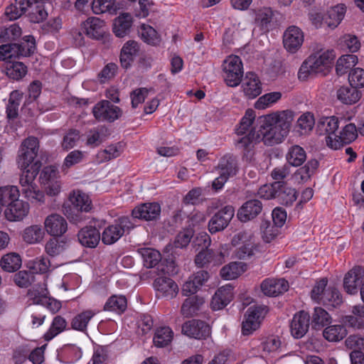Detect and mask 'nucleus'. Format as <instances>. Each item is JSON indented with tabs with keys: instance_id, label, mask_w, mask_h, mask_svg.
Returning a JSON list of instances; mask_svg holds the SVG:
<instances>
[{
	"instance_id": "nucleus-28",
	"label": "nucleus",
	"mask_w": 364,
	"mask_h": 364,
	"mask_svg": "<svg viewBox=\"0 0 364 364\" xmlns=\"http://www.w3.org/2000/svg\"><path fill=\"white\" fill-rule=\"evenodd\" d=\"M78 240L82 246L95 248L102 239L100 231L93 226H86L82 228L78 234Z\"/></svg>"
},
{
	"instance_id": "nucleus-33",
	"label": "nucleus",
	"mask_w": 364,
	"mask_h": 364,
	"mask_svg": "<svg viewBox=\"0 0 364 364\" xmlns=\"http://www.w3.org/2000/svg\"><path fill=\"white\" fill-rule=\"evenodd\" d=\"M319 162L315 159H311L307 163L298 168L293 175L294 180L298 183L308 181L318 167Z\"/></svg>"
},
{
	"instance_id": "nucleus-47",
	"label": "nucleus",
	"mask_w": 364,
	"mask_h": 364,
	"mask_svg": "<svg viewBox=\"0 0 364 364\" xmlns=\"http://www.w3.org/2000/svg\"><path fill=\"white\" fill-rule=\"evenodd\" d=\"M321 303L324 306L335 308L343 303L342 296L337 288L328 287L323 295Z\"/></svg>"
},
{
	"instance_id": "nucleus-44",
	"label": "nucleus",
	"mask_w": 364,
	"mask_h": 364,
	"mask_svg": "<svg viewBox=\"0 0 364 364\" xmlns=\"http://www.w3.org/2000/svg\"><path fill=\"white\" fill-rule=\"evenodd\" d=\"M339 124L340 121L338 118L332 116L322 119L319 122L318 127L321 132L327 135L326 136L334 138L338 135L337 131L339 127Z\"/></svg>"
},
{
	"instance_id": "nucleus-62",
	"label": "nucleus",
	"mask_w": 364,
	"mask_h": 364,
	"mask_svg": "<svg viewBox=\"0 0 364 364\" xmlns=\"http://www.w3.org/2000/svg\"><path fill=\"white\" fill-rule=\"evenodd\" d=\"M58 237H53L50 239L46 244L45 250L46 253L51 256L55 257L62 253L66 248V242L65 240H59Z\"/></svg>"
},
{
	"instance_id": "nucleus-63",
	"label": "nucleus",
	"mask_w": 364,
	"mask_h": 364,
	"mask_svg": "<svg viewBox=\"0 0 364 364\" xmlns=\"http://www.w3.org/2000/svg\"><path fill=\"white\" fill-rule=\"evenodd\" d=\"M282 97V93L280 92H272L267 93L256 101L255 107L257 109H264L277 102Z\"/></svg>"
},
{
	"instance_id": "nucleus-52",
	"label": "nucleus",
	"mask_w": 364,
	"mask_h": 364,
	"mask_svg": "<svg viewBox=\"0 0 364 364\" xmlns=\"http://www.w3.org/2000/svg\"><path fill=\"white\" fill-rule=\"evenodd\" d=\"M331 321V317L328 313L321 307L314 308L312 314L311 326L314 329H321L328 325Z\"/></svg>"
},
{
	"instance_id": "nucleus-23",
	"label": "nucleus",
	"mask_w": 364,
	"mask_h": 364,
	"mask_svg": "<svg viewBox=\"0 0 364 364\" xmlns=\"http://www.w3.org/2000/svg\"><path fill=\"white\" fill-rule=\"evenodd\" d=\"M154 287L158 297L173 299L178 292L177 284L172 279L166 277L156 278L154 280Z\"/></svg>"
},
{
	"instance_id": "nucleus-21",
	"label": "nucleus",
	"mask_w": 364,
	"mask_h": 364,
	"mask_svg": "<svg viewBox=\"0 0 364 364\" xmlns=\"http://www.w3.org/2000/svg\"><path fill=\"white\" fill-rule=\"evenodd\" d=\"M310 325V315L308 312L300 311L294 314L291 323L290 331L295 338H302L308 331Z\"/></svg>"
},
{
	"instance_id": "nucleus-12",
	"label": "nucleus",
	"mask_w": 364,
	"mask_h": 364,
	"mask_svg": "<svg viewBox=\"0 0 364 364\" xmlns=\"http://www.w3.org/2000/svg\"><path fill=\"white\" fill-rule=\"evenodd\" d=\"M336 57L333 49H325L321 45H317L314 48V53L309 56L316 73H321L328 67Z\"/></svg>"
},
{
	"instance_id": "nucleus-14",
	"label": "nucleus",
	"mask_w": 364,
	"mask_h": 364,
	"mask_svg": "<svg viewBox=\"0 0 364 364\" xmlns=\"http://www.w3.org/2000/svg\"><path fill=\"white\" fill-rule=\"evenodd\" d=\"M339 134L336 137L326 136V141L328 147L338 149L341 144H349L354 141L358 136V130L354 124L349 123L346 124Z\"/></svg>"
},
{
	"instance_id": "nucleus-10",
	"label": "nucleus",
	"mask_w": 364,
	"mask_h": 364,
	"mask_svg": "<svg viewBox=\"0 0 364 364\" xmlns=\"http://www.w3.org/2000/svg\"><path fill=\"white\" fill-rule=\"evenodd\" d=\"M232 246L242 245L235 251V255L240 259H248L254 255L255 242L252 240V235L242 231L235 234L232 240Z\"/></svg>"
},
{
	"instance_id": "nucleus-27",
	"label": "nucleus",
	"mask_w": 364,
	"mask_h": 364,
	"mask_svg": "<svg viewBox=\"0 0 364 364\" xmlns=\"http://www.w3.org/2000/svg\"><path fill=\"white\" fill-rule=\"evenodd\" d=\"M233 299V287L226 285L219 288L211 300V307L214 311L225 308Z\"/></svg>"
},
{
	"instance_id": "nucleus-46",
	"label": "nucleus",
	"mask_w": 364,
	"mask_h": 364,
	"mask_svg": "<svg viewBox=\"0 0 364 364\" xmlns=\"http://www.w3.org/2000/svg\"><path fill=\"white\" fill-rule=\"evenodd\" d=\"M66 327L67 321L63 316H55L49 329L43 336L44 340L46 341L52 340L54 337L65 331Z\"/></svg>"
},
{
	"instance_id": "nucleus-17",
	"label": "nucleus",
	"mask_w": 364,
	"mask_h": 364,
	"mask_svg": "<svg viewBox=\"0 0 364 364\" xmlns=\"http://www.w3.org/2000/svg\"><path fill=\"white\" fill-rule=\"evenodd\" d=\"M363 282L364 269L360 266H356L345 275L343 287L348 294L353 295L358 293V287H361Z\"/></svg>"
},
{
	"instance_id": "nucleus-57",
	"label": "nucleus",
	"mask_w": 364,
	"mask_h": 364,
	"mask_svg": "<svg viewBox=\"0 0 364 364\" xmlns=\"http://www.w3.org/2000/svg\"><path fill=\"white\" fill-rule=\"evenodd\" d=\"M19 191L16 186L0 187V213L2 206L9 205L10 202L18 199Z\"/></svg>"
},
{
	"instance_id": "nucleus-11",
	"label": "nucleus",
	"mask_w": 364,
	"mask_h": 364,
	"mask_svg": "<svg viewBox=\"0 0 364 364\" xmlns=\"http://www.w3.org/2000/svg\"><path fill=\"white\" fill-rule=\"evenodd\" d=\"M194 262L200 268L219 266L225 262V255L221 251L209 248L201 249L196 255Z\"/></svg>"
},
{
	"instance_id": "nucleus-40",
	"label": "nucleus",
	"mask_w": 364,
	"mask_h": 364,
	"mask_svg": "<svg viewBox=\"0 0 364 364\" xmlns=\"http://www.w3.org/2000/svg\"><path fill=\"white\" fill-rule=\"evenodd\" d=\"M30 5V0H14V3L8 6L5 10V15L12 21L23 15Z\"/></svg>"
},
{
	"instance_id": "nucleus-54",
	"label": "nucleus",
	"mask_w": 364,
	"mask_h": 364,
	"mask_svg": "<svg viewBox=\"0 0 364 364\" xmlns=\"http://www.w3.org/2000/svg\"><path fill=\"white\" fill-rule=\"evenodd\" d=\"M21 266V257L16 253H9L2 257L1 259V268L8 272H14Z\"/></svg>"
},
{
	"instance_id": "nucleus-2",
	"label": "nucleus",
	"mask_w": 364,
	"mask_h": 364,
	"mask_svg": "<svg viewBox=\"0 0 364 364\" xmlns=\"http://www.w3.org/2000/svg\"><path fill=\"white\" fill-rule=\"evenodd\" d=\"M38 144L36 137L26 139L20 146L16 161L18 168L23 171L19 181L23 194L32 203H42L44 202L45 195L38 189L37 185L34 183L42 166L41 161H34L38 155Z\"/></svg>"
},
{
	"instance_id": "nucleus-26",
	"label": "nucleus",
	"mask_w": 364,
	"mask_h": 364,
	"mask_svg": "<svg viewBox=\"0 0 364 364\" xmlns=\"http://www.w3.org/2000/svg\"><path fill=\"white\" fill-rule=\"evenodd\" d=\"M133 17L129 13H122L114 18L112 31L118 38H124L131 33Z\"/></svg>"
},
{
	"instance_id": "nucleus-1",
	"label": "nucleus",
	"mask_w": 364,
	"mask_h": 364,
	"mask_svg": "<svg viewBox=\"0 0 364 364\" xmlns=\"http://www.w3.org/2000/svg\"><path fill=\"white\" fill-rule=\"evenodd\" d=\"M294 116V112L287 109L259 117L257 120V132L251 130L238 140L237 145L247 149L252 143L263 141L267 146L281 143L289 132Z\"/></svg>"
},
{
	"instance_id": "nucleus-61",
	"label": "nucleus",
	"mask_w": 364,
	"mask_h": 364,
	"mask_svg": "<svg viewBox=\"0 0 364 364\" xmlns=\"http://www.w3.org/2000/svg\"><path fill=\"white\" fill-rule=\"evenodd\" d=\"M13 280L20 288H28L35 281V275L30 271L21 270L14 275Z\"/></svg>"
},
{
	"instance_id": "nucleus-41",
	"label": "nucleus",
	"mask_w": 364,
	"mask_h": 364,
	"mask_svg": "<svg viewBox=\"0 0 364 364\" xmlns=\"http://www.w3.org/2000/svg\"><path fill=\"white\" fill-rule=\"evenodd\" d=\"M95 315L92 310H85L75 316L71 320V328L74 330L84 332L91 318Z\"/></svg>"
},
{
	"instance_id": "nucleus-5",
	"label": "nucleus",
	"mask_w": 364,
	"mask_h": 364,
	"mask_svg": "<svg viewBox=\"0 0 364 364\" xmlns=\"http://www.w3.org/2000/svg\"><path fill=\"white\" fill-rule=\"evenodd\" d=\"M134 228V225L128 216H122L104 229L101 234L102 242L107 245H112Z\"/></svg>"
},
{
	"instance_id": "nucleus-32",
	"label": "nucleus",
	"mask_w": 364,
	"mask_h": 364,
	"mask_svg": "<svg viewBox=\"0 0 364 364\" xmlns=\"http://www.w3.org/2000/svg\"><path fill=\"white\" fill-rule=\"evenodd\" d=\"M362 93L353 86H342L337 90V98L343 104L353 105L359 101Z\"/></svg>"
},
{
	"instance_id": "nucleus-3",
	"label": "nucleus",
	"mask_w": 364,
	"mask_h": 364,
	"mask_svg": "<svg viewBox=\"0 0 364 364\" xmlns=\"http://www.w3.org/2000/svg\"><path fill=\"white\" fill-rule=\"evenodd\" d=\"M92 208L89 196L80 191H73L68 200L63 205V214L73 223L77 224L83 220L82 213H88Z\"/></svg>"
},
{
	"instance_id": "nucleus-43",
	"label": "nucleus",
	"mask_w": 364,
	"mask_h": 364,
	"mask_svg": "<svg viewBox=\"0 0 364 364\" xmlns=\"http://www.w3.org/2000/svg\"><path fill=\"white\" fill-rule=\"evenodd\" d=\"M48 294L46 284L45 283H39L28 290L27 296L33 304L41 305Z\"/></svg>"
},
{
	"instance_id": "nucleus-29",
	"label": "nucleus",
	"mask_w": 364,
	"mask_h": 364,
	"mask_svg": "<svg viewBox=\"0 0 364 364\" xmlns=\"http://www.w3.org/2000/svg\"><path fill=\"white\" fill-rule=\"evenodd\" d=\"M28 204L21 200L10 202L4 211L5 217L9 221L21 220L28 213Z\"/></svg>"
},
{
	"instance_id": "nucleus-39",
	"label": "nucleus",
	"mask_w": 364,
	"mask_h": 364,
	"mask_svg": "<svg viewBox=\"0 0 364 364\" xmlns=\"http://www.w3.org/2000/svg\"><path fill=\"white\" fill-rule=\"evenodd\" d=\"M217 169L220 174L228 178L235 175L237 171L236 158L232 155H225L220 159Z\"/></svg>"
},
{
	"instance_id": "nucleus-19",
	"label": "nucleus",
	"mask_w": 364,
	"mask_h": 364,
	"mask_svg": "<svg viewBox=\"0 0 364 364\" xmlns=\"http://www.w3.org/2000/svg\"><path fill=\"white\" fill-rule=\"evenodd\" d=\"M44 225L47 233L53 237H61L68 230L66 220L57 213H53L47 216Z\"/></svg>"
},
{
	"instance_id": "nucleus-53",
	"label": "nucleus",
	"mask_w": 364,
	"mask_h": 364,
	"mask_svg": "<svg viewBox=\"0 0 364 364\" xmlns=\"http://www.w3.org/2000/svg\"><path fill=\"white\" fill-rule=\"evenodd\" d=\"M285 345L281 341L280 338L272 336L267 338L260 344L262 351L267 353H282Z\"/></svg>"
},
{
	"instance_id": "nucleus-35",
	"label": "nucleus",
	"mask_w": 364,
	"mask_h": 364,
	"mask_svg": "<svg viewBox=\"0 0 364 364\" xmlns=\"http://www.w3.org/2000/svg\"><path fill=\"white\" fill-rule=\"evenodd\" d=\"M119 9L117 0H93L92 3V10L96 14L107 13L114 15Z\"/></svg>"
},
{
	"instance_id": "nucleus-45",
	"label": "nucleus",
	"mask_w": 364,
	"mask_h": 364,
	"mask_svg": "<svg viewBox=\"0 0 364 364\" xmlns=\"http://www.w3.org/2000/svg\"><path fill=\"white\" fill-rule=\"evenodd\" d=\"M143 259V263L146 268H153L161 259V253L152 248H141L138 250Z\"/></svg>"
},
{
	"instance_id": "nucleus-51",
	"label": "nucleus",
	"mask_w": 364,
	"mask_h": 364,
	"mask_svg": "<svg viewBox=\"0 0 364 364\" xmlns=\"http://www.w3.org/2000/svg\"><path fill=\"white\" fill-rule=\"evenodd\" d=\"M27 71V67L21 62H9L6 67V75L14 80L22 79Z\"/></svg>"
},
{
	"instance_id": "nucleus-6",
	"label": "nucleus",
	"mask_w": 364,
	"mask_h": 364,
	"mask_svg": "<svg viewBox=\"0 0 364 364\" xmlns=\"http://www.w3.org/2000/svg\"><path fill=\"white\" fill-rule=\"evenodd\" d=\"M224 80L229 87H237L240 85L243 77V65L242 60L237 55H230L223 63Z\"/></svg>"
},
{
	"instance_id": "nucleus-50",
	"label": "nucleus",
	"mask_w": 364,
	"mask_h": 364,
	"mask_svg": "<svg viewBox=\"0 0 364 364\" xmlns=\"http://www.w3.org/2000/svg\"><path fill=\"white\" fill-rule=\"evenodd\" d=\"M173 336V333L169 327H161L156 329L153 342L156 347L163 348L171 342Z\"/></svg>"
},
{
	"instance_id": "nucleus-25",
	"label": "nucleus",
	"mask_w": 364,
	"mask_h": 364,
	"mask_svg": "<svg viewBox=\"0 0 364 364\" xmlns=\"http://www.w3.org/2000/svg\"><path fill=\"white\" fill-rule=\"evenodd\" d=\"M289 283L284 279H266L261 284L262 291L268 296H277L287 291Z\"/></svg>"
},
{
	"instance_id": "nucleus-13",
	"label": "nucleus",
	"mask_w": 364,
	"mask_h": 364,
	"mask_svg": "<svg viewBox=\"0 0 364 364\" xmlns=\"http://www.w3.org/2000/svg\"><path fill=\"white\" fill-rule=\"evenodd\" d=\"M304 36L302 30L296 26H289L283 34L284 48L291 53H295L302 46Z\"/></svg>"
},
{
	"instance_id": "nucleus-24",
	"label": "nucleus",
	"mask_w": 364,
	"mask_h": 364,
	"mask_svg": "<svg viewBox=\"0 0 364 364\" xmlns=\"http://www.w3.org/2000/svg\"><path fill=\"white\" fill-rule=\"evenodd\" d=\"M274 189L277 191L275 199L284 205L290 206L297 198V191L295 188L289 187L284 181H275Z\"/></svg>"
},
{
	"instance_id": "nucleus-64",
	"label": "nucleus",
	"mask_w": 364,
	"mask_h": 364,
	"mask_svg": "<svg viewBox=\"0 0 364 364\" xmlns=\"http://www.w3.org/2000/svg\"><path fill=\"white\" fill-rule=\"evenodd\" d=\"M83 159V151L80 150H74L70 151L64 159L62 165V171H67L72 166L81 163Z\"/></svg>"
},
{
	"instance_id": "nucleus-16",
	"label": "nucleus",
	"mask_w": 364,
	"mask_h": 364,
	"mask_svg": "<svg viewBox=\"0 0 364 364\" xmlns=\"http://www.w3.org/2000/svg\"><path fill=\"white\" fill-rule=\"evenodd\" d=\"M161 206L158 203H145L136 206L132 211L134 218L152 221L159 218Z\"/></svg>"
},
{
	"instance_id": "nucleus-48",
	"label": "nucleus",
	"mask_w": 364,
	"mask_h": 364,
	"mask_svg": "<svg viewBox=\"0 0 364 364\" xmlns=\"http://www.w3.org/2000/svg\"><path fill=\"white\" fill-rule=\"evenodd\" d=\"M358 63V57L353 54L343 55L338 58L336 71L338 75H343L351 70Z\"/></svg>"
},
{
	"instance_id": "nucleus-30",
	"label": "nucleus",
	"mask_w": 364,
	"mask_h": 364,
	"mask_svg": "<svg viewBox=\"0 0 364 364\" xmlns=\"http://www.w3.org/2000/svg\"><path fill=\"white\" fill-rule=\"evenodd\" d=\"M242 87L245 95L250 99L257 97L262 92V83L258 76L252 72L247 73Z\"/></svg>"
},
{
	"instance_id": "nucleus-36",
	"label": "nucleus",
	"mask_w": 364,
	"mask_h": 364,
	"mask_svg": "<svg viewBox=\"0 0 364 364\" xmlns=\"http://www.w3.org/2000/svg\"><path fill=\"white\" fill-rule=\"evenodd\" d=\"M44 1H36L30 0V5L28 6V18L32 23H40L46 18L48 13L46 12Z\"/></svg>"
},
{
	"instance_id": "nucleus-20",
	"label": "nucleus",
	"mask_w": 364,
	"mask_h": 364,
	"mask_svg": "<svg viewBox=\"0 0 364 364\" xmlns=\"http://www.w3.org/2000/svg\"><path fill=\"white\" fill-rule=\"evenodd\" d=\"M274 13L270 7H262L255 10V23L264 33L275 27Z\"/></svg>"
},
{
	"instance_id": "nucleus-4",
	"label": "nucleus",
	"mask_w": 364,
	"mask_h": 364,
	"mask_svg": "<svg viewBox=\"0 0 364 364\" xmlns=\"http://www.w3.org/2000/svg\"><path fill=\"white\" fill-rule=\"evenodd\" d=\"M36 50V40L33 36H26L20 43H8L0 46V60L13 58L28 57Z\"/></svg>"
},
{
	"instance_id": "nucleus-59",
	"label": "nucleus",
	"mask_w": 364,
	"mask_h": 364,
	"mask_svg": "<svg viewBox=\"0 0 364 364\" xmlns=\"http://www.w3.org/2000/svg\"><path fill=\"white\" fill-rule=\"evenodd\" d=\"M243 271V264L242 262H231L224 266L220 274L224 279L230 280L238 277Z\"/></svg>"
},
{
	"instance_id": "nucleus-58",
	"label": "nucleus",
	"mask_w": 364,
	"mask_h": 364,
	"mask_svg": "<svg viewBox=\"0 0 364 364\" xmlns=\"http://www.w3.org/2000/svg\"><path fill=\"white\" fill-rule=\"evenodd\" d=\"M21 28L16 23H13L9 27L0 28V43H6L16 41L21 35Z\"/></svg>"
},
{
	"instance_id": "nucleus-9",
	"label": "nucleus",
	"mask_w": 364,
	"mask_h": 364,
	"mask_svg": "<svg viewBox=\"0 0 364 364\" xmlns=\"http://www.w3.org/2000/svg\"><path fill=\"white\" fill-rule=\"evenodd\" d=\"M235 209L232 205H226L216 212L208 222V230L214 234L225 230L232 219Z\"/></svg>"
},
{
	"instance_id": "nucleus-38",
	"label": "nucleus",
	"mask_w": 364,
	"mask_h": 364,
	"mask_svg": "<svg viewBox=\"0 0 364 364\" xmlns=\"http://www.w3.org/2000/svg\"><path fill=\"white\" fill-rule=\"evenodd\" d=\"M109 134V129L105 126L94 127L87 132L86 144L96 147L102 143Z\"/></svg>"
},
{
	"instance_id": "nucleus-42",
	"label": "nucleus",
	"mask_w": 364,
	"mask_h": 364,
	"mask_svg": "<svg viewBox=\"0 0 364 364\" xmlns=\"http://www.w3.org/2000/svg\"><path fill=\"white\" fill-rule=\"evenodd\" d=\"M286 159L289 165L299 166L306 160V153L301 146L294 145L289 149Z\"/></svg>"
},
{
	"instance_id": "nucleus-31",
	"label": "nucleus",
	"mask_w": 364,
	"mask_h": 364,
	"mask_svg": "<svg viewBox=\"0 0 364 364\" xmlns=\"http://www.w3.org/2000/svg\"><path fill=\"white\" fill-rule=\"evenodd\" d=\"M139 51V45L136 41H128L126 42L120 52L119 61L121 66L124 69L129 68Z\"/></svg>"
},
{
	"instance_id": "nucleus-7",
	"label": "nucleus",
	"mask_w": 364,
	"mask_h": 364,
	"mask_svg": "<svg viewBox=\"0 0 364 364\" xmlns=\"http://www.w3.org/2000/svg\"><path fill=\"white\" fill-rule=\"evenodd\" d=\"M268 311L266 306H252L247 309L242 323V333L249 336L258 329Z\"/></svg>"
},
{
	"instance_id": "nucleus-56",
	"label": "nucleus",
	"mask_w": 364,
	"mask_h": 364,
	"mask_svg": "<svg viewBox=\"0 0 364 364\" xmlns=\"http://www.w3.org/2000/svg\"><path fill=\"white\" fill-rule=\"evenodd\" d=\"M323 335L328 341L336 342L342 340L347 335V331L343 325H333L326 328Z\"/></svg>"
},
{
	"instance_id": "nucleus-18",
	"label": "nucleus",
	"mask_w": 364,
	"mask_h": 364,
	"mask_svg": "<svg viewBox=\"0 0 364 364\" xmlns=\"http://www.w3.org/2000/svg\"><path fill=\"white\" fill-rule=\"evenodd\" d=\"M182 332L190 338L205 339L210 335V326L205 321L193 319L184 323Z\"/></svg>"
},
{
	"instance_id": "nucleus-60",
	"label": "nucleus",
	"mask_w": 364,
	"mask_h": 364,
	"mask_svg": "<svg viewBox=\"0 0 364 364\" xmlns=\"http://www.w3.org/2000/svg\"><path fill=\"white\" fill-rule=\"evenodd\" d=\"M44 235L43 228L39 225H31L25 229L23 238L29 244H34L41 241Z\"/></svg>"
},
{
	"instance_id": "nucleus-22",
	"label": "nucleus",
	"mask_w": 364,
	"mask_h": 364,
	"mask_svg": "<svg viewBox=\"0 0 364 364\" xmlns=\"http://www.w3.org/2000/svg\"><path fill=\"white\" fill-rule=\"evenodd\" d=\"M263 208L262 202L258 199H250L244 203L238 209L237 217L242 223L250 221L259 215Z\"/></svg>"
},
{
	"instance_id": "nucleus-15",
	"label": "nucleus",
	"mask_w": 364,
	"mask_h": 364,
	"mask_svg": "<svg viewBox=\"0 0 364 364\" xmlns=\"http://www.w3.org/2000/svg\"><path fill=\"white\" fill-rule=\"evenodd\" d=\"M81 29L90 38L102 40L107 35L106 23L97 17H89L81 24Z\"/></svg>"
},
{
	"instance_id": "nucleus-49",
	"label": "nucleus",
	"mask_w": 364,
	"mask_h": 364,
	"mask_svg": "<svg viewBox=\"0 0 364 364\" xmlns=\"http://www.w3.org/2000/svg\"><path fill=\"white\" fill-rule=\"evenodd\" d=\"M127 306V301L124 296L113 295L105 303L104 310L122 314L126 310Z\"/></svg>"
},
{
	"instance_id": "nucleus-34",
	"label": "nucleus",
	"mask_w": 364,
	"mask_h": 364,
	"mask_svg": "<svg viewBox=\"0 0 364 364\" xmlns=\"http://www.w3.org/2000/svg\"><path fill=\"white\" fill-rule=\"evenodd\" d=\"M346 14L344 5H337L329 9L324 15V25L333 29L336 28L343 19Z\"/></svg>"
},
{
	"instance_id": "nucleus-37",
	"label": "nucleus",
	"mask_w": 364,
	"mask_h": 364,
	"mask_svg": "<svg viewBox=\"0 0 364 364\" xmlns=\"http://www.w3.org/2000/svg\"><path fill=\"white\" fill-rule=\"evenodd\" d=\"M204 299L198 295L189 296L183 301L181 312L185 317H192L196 314L200 306L203 304Z\"/></svg>"
},
{
	"instance_id": "nucleus-55",
	"label": "nucleus",
	"mask_w": 364,
	"mask_h": 364,
	"mask_svg": "<svg viewBox=\"0 0 364 364\" xmlns=\"http://www.w3.org/2000/svg\"><path fill=\"white\" fill-rule=\"evenodd\" d=\"M22 99V94L18 90H14L10 94L6 106L7 117L10 119H16L18 114V107Z\"/></svg>"
},
{
	"instance_id": "nucleus-8",
	"label": "nucleus",
	"mask_w": 364,
	"mask_h": 364,
	"mask_svg": "<svg viewBox=\"0 0 364 364\" xmlns=\"http://www.w3.org/2000/svg\"><path fill=\"white\" fill-rule=\"evenodd\" d=\"M92 114L98 122H114L122 115V110L109 100H101L92 108Z\"/></svg>"
}]
</instances>
